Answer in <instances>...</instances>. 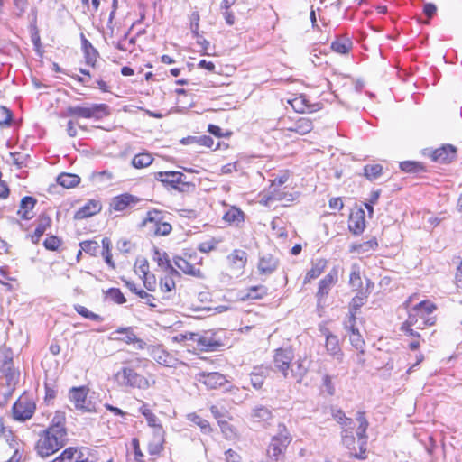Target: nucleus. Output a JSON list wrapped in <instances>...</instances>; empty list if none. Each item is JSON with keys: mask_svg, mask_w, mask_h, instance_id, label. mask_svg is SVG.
<instances>
[{"mask_svg": "<svg viewBox=\"0 0 462 462\" xmlns=\"http://www.w3.org/2000/svg\"><path fill=\"white\" fill-rule=\"evenodd\" d=\"M279 263V259L272 254H263L259 258L257 269L260 274L270 275L277 270Z\"/></svg>", "mask_w": 462, "mask_h": 462, "instance_id": "nucleus-13", "label": "nucleus"}, {"mask_svg": "<svg viewBox=\"0 0 462 462\" xmlns=\"http://www.w3.org/2000/svg\"><path fill=\"white\" fill-rule=\"evenodd\" d=\"M324 335L326 336L325 346L328 353L341 363L344 354L340 348L337 336L332 334L328 328L324 330Z\"/></svg>", "mask_w": 462, "mask_h": 462, "instance_id": "nucleus-14", "label": "nucleus"}, {"mask_svg": "<svg viewBox=\"0 0 462 462\" xmlns=\"http://www.w3.org/2000/svg\"><path fill=\"white\" fill-rule=\"evenodd\" d=\"M102 209V205L99 200L90 199L83 207L76 211L74 219L80 220L92 217L99 213Z\"/></svg>", "mask_w": 462, "mask_h": 462, "instance_id": "nucleus-20", "label": "nucleus"}, {"mask_svg": "<svg viewBox=\"0 0 462 462\" xmlns=\"http://www.w3.org/2000/svg\"><path fill=\"white\" fill-rule=\"evenodd\" d=\"M344 328L346 330H347L350 334L359 331L358 328L356 327V314L350 313L344 321Z\"/></svg>", "mask_w": 462, "mask_h": 462, "instance_id": "nucleus-57", "label": "nucleus"}, {"mask_svg": "<svg viewBox=\"0 0 462 462\" xmlns=\"http://www.w3.org/2000/svg\"><path fill=\"white\" fill-rule=\"evenodd\" d=\"M266 374L267 369L264 370L262 367L254 368V371L250 374L252 386L257 390L261 389L266 377Z\"/></svg>", "mask_w": 462, "mask_h": 462, "instance_id": "nucleus-32", "label": "nucleus"}, {"mask_svg": "<svg viewBox=\"0 0 462 462\" xmlns=\"http://www.w3.org/2000/svg\"><path fill=\"white\" fill-rule=\"evenodd\" d=\"M400 169L409 173H420L425 171V167L421 162L415 161H405L400 163Z\"/></svg>", "mask_w": 462, "mask_h": 462, "instance_id": "nucleus-36", "label": "nucleus"}, {"mask_svg": "<svg viewBox=\"0 0 462 462\" xmlns=\"http://www.w3.org/2000/svg\"><path fill=\"white\" fill-rule=\"evenodd\" d=\"M188 420L199 427L204 434H208L212 431L209 422L196 413L188 414Z\"/></svg>", "mask_w": 462, "mask_h": 462, "instance_id": "nucleus-35", "label": "nucleus"}, {"mask_svg": "<svg viewBox=\"0 0 462 462\" xmlns=\"http://www.w3.org/2000/svg\"><path fill=\"white\" fill-rule=\"evenodd\" d=\"M352 42L348 39H338L331 43V49L340 54H346L351 49Z\"/></svg>", "mask_w": 462, "mask_h": 462, "instance_id": "nucleus-42", "label": "nucleus"}, {"mask_svg": "<svg viewBox=\"0 0 462 462\" xmlns=\"http://www.w3.org/2000/svg\"><path fill=\"white\" fill-rule=\"evenodd\" d=\"M74 309L77 311V313H79L85 319L94 320L97 322H101L104 319L100 315L88 310L86 307L82 305H75Z\"/></svg>", "mask_w": 462, "mask_h": 462, "instance_id": "nucleus-45", "label": "nucleus"}, {"mask_svg": "<svg viewBox=\"0 0 462 462\" xmlns=\"http://www.w3.org/2000/svg\"><path fill=\"white\" fill-rule=\"evenodd\" d=\"M363 170L364 176L370 181L375 180L383 173V166L380 164H367Z\"/></svg>", "mask_w": 462, "mask_h": 462, "instance_id": "nucleus-34", "label": "nucleus"}, {"mask_svg": "<svg viewBox=\"0 0 462 462\" xmlns=\"http://www.w3.org/2000/svg\"><path fill=\"white\" fill-rule=\"evenodd\" d=\"M81 250L90 255H97L99 251V244L94 240H86L79 244Z\"/></svg>", "mask_w": 462, "mask_h": 462, "instance_id": "nucleus-46", "label": "nucleus"}, {"mask_svg": "<svg viewBox=\"0 0 462 462\" xmlns=\"http://www.w3.org/2000/svg\"><path fill=\"white\" fill-rule=\"evenodd\" d=\"M292 441V436L284 423H279L277 433L271 438L266 453L269 459L278 462L284 457L288 446Z\"/></svg>", "mask_w": 462, "mask_h": 462, "instance_id": "nucleus-4", "label": "nucleus"}, {"mask_svg": "<svg viewBox=\"0 0 462 462\" xmlns=\"http://www.w3.org/2000/svg\"><path fill=\"white\" fill-rule=\"evenodd\" d=\"M143 277L144 287L150 291H155V287H156L155 276L153 274H147L146 276H143Z\"/></svg>", "mask_w": 462, "mask_h": 462, "instance_id": "nucleus-64", "label": "nucleus"}, {"mask_svg": "<svg viewBox=\"0 0 462 462\" xmlns=\"http://www.w3.org/2000/svg\"><path fill=\"white\" fill-rule=\"evenodd\" d=\"M110 115L109 106L106 104H91L89 106H69L66 109V116L77 118L102 119Z\"/></svg>", "mask_w": 462, "mask_h": 462, "instance_id": "nucleus-5", "label": "nucleus"}, {"mask_svg": "<svg viewBox=\"0 0 462 462\" xmlns=\"http://www.w3.org/2000/svg\"><path fill=\"white\" fill-rule=\"evenodd\" d=\"M143 362L142 359L136 358L134 361H128L126 364L129 365L122 367L116 374L115 380L120 386L147 389L149 387V381L143 375L138 374L134 368Z\"/></svg>", "mask_w": 462, "mask_h": 462, "instance_id": "nucleus-3", "label": "nucleus"}, {"mask_svg": "<svg viewBox=\"0 0 462 462\" xmlns=\"http://www.w3.org/2000/svg\"><path fill=\"white\" fill-rule=\"evenodd\" d=\"M226 382V377L222 374L217 372L204 375V383L211 388L222 386Z\"/></svg>", "mask_w": 462, "mask_h": 462, "instance_id": "nucleus-33", "label": "nucleus"}, {"mask_svg": "<svg viewBox=\"0 0 462 462\" xmlns=\"http://www.w3.org/2000/svg\"><path fill=\"white\" fill-rule=\"evenodd\" d=\"M116 333L125 335L123 337H118V340H122L126 344H131L134 340H136V335L134 333L133 328L131 327L127 328H120L116 329Z\"/></svg>", "mask_w": 462, "mask_h": 462, "instance_id": "nucleus-48", "label": "nucleus"}, {"mask_svg": "<svg viewBox=\"0 0 462 462\" xmlns=\"http://www.w3.org/2000/svg\"><path fill=\"white\" fill-rule=\"evenodd\" d=\"M13 366V354L6 347H0V371L7 373Z\"/></svg>", "mask_w": 462, "mask_h": 462, "instance_id": "nucleus-31", "label": "nucleus"}, {"mask_svg": "<svg viewBox=\"0 0 462 462\" xmlns=\"http://www.w3.org/2000/svg\"><path fill=\"white\" fill-rule=\"evenodd\" d=\"M139 411L144 416L148 425L154 428V430L158 427H162L160 424H157L158 419L156 415L148 408L147 403L143 402L141 407L139 408Z\"/></svg>", "mask_w": 462, "mask_h": 462, "instance_id": "nucleus-37", "label": "nucleus"}, {"mask_svg": "<svg viewBox=\"0 0 462 462\" xmlns=\"http://www.w3.org/2000/svg\"><path fill=\"white\" fill-rule=\"evenodd\" d=\"M265 295H267V288L265 286H252L248 289V291L246 295L243 297V300H258L263 299Z\"/></svg>", "mask_w": 462, "mask_h": 462, "instance_id": "nucleus-38", "label": "nucleus"}, {"mask_svg": "<svg viewBox=\"0 0 462 462\" xmlns=\"http://www.w3.org/2000/svg\"><path fill=\"white\" fill-rule=\"evenodd\" d=\"M12 120V114L9 109L0 106V127L9 126Z\"/></svg>", "mask_w": 462, "mask_h": 462, "instance_id": "nucleus-54", "label": "nucleus"}, {"mask_svg": "<svg viewBox=\"0 0 462 462\" xmlns=\"http://www.w3.org/2000/svg\"><path fill=\"white\" fill-rule=\"evenodd\" d=\"M378 247V242L375 237H373L362 244H358L353 246V249L360 254H365L369 251H374Z\"/></svg>", "mask_w": 462, "mask_h": 462, "instance_id": "nucleus-40", "label": "nucleus"}, {"mask_svg": "<svg viewBox=\"0 0 462 462\" xmlns=\"http://www.w3.org/2000/svg\"><path fill=\"white\" fill-rule=\"evenodd\" d=\"M436 310V305L429 300H423L414 307V310L421 314H430Z\"/></svg>", "mask_w": 462, "mask_h": 462, "instance_id": "nucleus-52", "label": "nucleus"}, {"mask_svg": "<svg viewBox=\"0 0 462 462\" xmlns=\"http://www.w3.org/2000/svg\"><path fill=\"white\" fill-rule=\"evenodd\" d=\"M89 448L69 447L51 462H92L88 458Z\"/></svg>", "mask_w": 462, "mask_h": 462, "instance_id": "nucleus-8", "label": "nucleus"}, {"mask_svg": "<svg viewBox=\"0 0 462 462\" xmlns=\"http://www.w3.org/2000/svg\"><path fill=\"white\" fill-rule=\"evenodd\" d=\"M142 226L155 236L169 235L172 229L171 224L162 221V213L158 210L148 211Z\"/></svg>", "mask_w": 462, "mask_h": 462, "instance_id": "nucleus-7", "label": "nucleus"}, {"mask_svg": "<svg viewBox=\"0 0 462 462\" xmlns=\"http://www.w3.org/2000/svg\"><path fill=\"white\" fill-rule=\"evenodd\" d=\"M338 280L337 270L333 268L323 279L319 282V289L316 293L318 304H320L322 300L328 296L332 286L337 283Z\"/></svg>", "mask_w": 462, "mask_h": 462, "instance_id": "nucleus-11", "label": "nucleus"}, {"mask_svg": "<svg viewBox=\"0 0 462 462\" xmlns=\"http://www.w3.org/2000/svg\"><path fill=\"white\" fill-rule=\"evenodd\" d=\"M175 265L181 270L184 273L192 275L195 277H201V271L196 268L194 265L189 263L187 260L180 256H175L173 258Z\"/></svg>", "mask_w": 462, "mask_h": 462, "instance_id": "nucleus-24", "label": "nucleus"}, {"mask_svg": "<svg viewBox=\"0 0 462 462\" xmlns=\"http://www.w3.org/2000/svg\"><path fill=\"white\" fill-rule=\"evenodd\" d=\"M349 283L352 287L359 288L362 286V279L357 266H353L350 273Z\"/></svg>", "mask_w": 462, "mask_h": 462, "instance_id": "nucleus-53", "label": "nucleus"}, {"mask_svg": "<svg viewBox=\"0 0 462 462\" xmlns=\"http://www.w3.org/2000/svg\"><path fill=\"white\" fill-rule=\"evenodd\" d=\"M139 201L138 197L125 193L115 197L110 203V208L115 211H123L127 208L135 206Z\"/></svg>", "mask_w": 462, "mask_h": 462, "instance_id": "nucleus-15", "label": "nucleus"}, {"mask_svg": "<svg viewBox=\"0 0 462 462\" xmlns=\"http://www.w3.org/2000/svg\"><path fill=\"white\" fill-rule=\"evenodd\" d=\"M349 339L351 345L357 350L362 349L363 346H365V341L362 338V336L360 335L359 331L349 334Z\"/></svg>", "mask_w": 462, "mask_h": 462, "instance_id": "nucleus-56", "label": "nucleus"}, {"mask_svg": "<svg viewBox=\"0 0 462 462\" xmlns=\"http://www.w3.org/2000/svg\"><path fill=\"white\" fill-rule=\"evenodd\" d=\"M106 297L117 304H123L126 301L124 294L117 288H110L106 291Z\"/></svg>", "mask_w": 462, "mask_h": 462, "instance_id": "nucleus-47", "label": "nucleus"}, {"mask_svg": "<svg viewBox=\"0 0 462 462\" xmlns=\"http://www.w3.org/2000/svg\"><path fill=\"white\" fill-rule=\"evenodd\" d=\"M13 416L18 421L29 420V397L26 394L22 395L14 404Z\"/></svg>", "mask_w": 462, "mask_h": 462, "instance_id": "nucleus-18", "label": "nucleus"}, {"mask_svg": "<svg viewBox=\"0 0 462 462\" xmlns=\"http://www.w3.org/2000/svg\"><path fill=\"white\" fill-rule=\"evenodd\" d=\"M217 242L215 239L202 242L199 245L198 249L202 253H209L216 248Z\"/></svg>", "mask_w": 462, "mask_h": 462, "instance_id": "nucleus-61", "label": "nucleus"}, {"mask_svg": "<svg viewBox=\"0 0 462 462\" xmlns=\"http://www.w3.org/2000/svg\"><path fill=\"white\" fill-rule=\"evenodd\" d=\"M223 220L229 225L238 226L245 220L244 212L236 207H231L223 216Z\"/></svg>", "mask_w": 462, "mask_h": 462, "instance_id": "nucleus-23", "label": "nucleus"}, {"mask_svg": "<svg viewBox=\"0 0 462 462\" xmlns=\"http://www.w3.org/2000/svg\"><path fill=\"white\" fill-rule=\"evenodd\" d=\"M305 359L299 358L295 363L296 367L291 368V377H293L298 383H301L309 371V367L305 365Z\"/></svg>", "mask_w": 462, "mask_h": 462, "instance_id": "nucleus-28", "label": "nucleus"}, {"mask_svg": "<svg viewBox=\"0 0 462 462\" xmlns=\"http://www.w3.org/2000/svg\"><path fill=\"white\" fill-rule=\"evenodd\" d=\"M32 43H33V46H34L35 52L40 57H42V55H43V49H42V46L40 35H39L37 31L34 33H32Z\"/></svg>", "mask_w": 462, "mask_h": 462, "instance_id": "nucleus-62", "label": "nucleus"}, {"mask_svg": "<svg viewBox=\"0 0 462 462\" xmlns=\"http://www.w3.org/2000/svg\"><path fill=\"white\" fill-rule=\"evenodd\" d=\"M62 420H64L63 416L56 415L53 418V423L38 439L35 450L41 457H49L66 445L68 434Z\"/></svg>", "mask_w": 462, "mask_h": 462, "instance_id": "nucleus-1", "label": "nucleus"}, {"mask_svg": "<svg viewBox=\"0 0 462 462\" xmlns=\"http://www.w3.org/2000/svg\"><path fill=\"white\" fill-rule=\"evenodd\" d=\"M273 418L272 411L263 405L255 406L251 412L252 422L259 424L263 428H267L271 424Z\"/></svg>", "mask_w": 462, "mask_h": 462, "instance_id": "nucleus-12", "label": "nucleus"}, {"mask_svg": "<svg viewBox=\"0 0 462 462\" xmlns=\"http://www.w3.org/2000/svg\"><path fill=\"white\" fill-rule=\"evenodd\" d=\"M152 160V155L149 153H139L133 158L132 164L134 168L141 169L149 166Z\"/></svg>", "mask_w": 462, "mask_h": 462, "instance_id": "nucleus-39", "label": "nucleus"}, {"mask_svg": "<svg viewBox=\"0 0 462 462\" xmlns=\"http://www.w3.org/2000/svg\"><path fill=\"white\" fill-rule=\"evenodd\" d=\"M29 204V196H25L21 200L20 209L17 211V215L21 217V219L27 220V205Z\"/></svg>", "mask_w": 462, "mask_h": 462, "instance_id": "nucleus-60", "label": "nucleus"}, {"mask_svg": "<svg viewBox=\"0 0 462 462\" xmlns=\"http://www.w3.org/2000/svg\"><path fill=\"white\" fill-rule=\"evenodd\" d=\"M366 294L359 291L351 300L349 304V312L356 314V311L365 303Z\"/></svg>", "mask_w": 462, "mask_h": 462, "instance_id": "nucleus-44", "label": "nucleus"}, {"mask_svg": "<svg viewBox=\"0 0 462 462\" xmlns=\"http://www.w3.org/2000/svg\"><path fill=\"white\" fill-rule=\"evenodd\" d=\"M185 175L180 171H159L155 173V179L180 192L195 189V185L185 180Z\"/></svg>", "mask_w": 462, "mask_h": 462, "instance_id": "nucleus-6", "label": "nucleus"}, {"mask_svg": "<svg viewBox=\"0 0 462 462\" xmlns=\"http://www.w3.org/2000/svg\"><path fill=\"white\" fill-rule=\"evenodd\" d=\"M102 256L105 259V262L107 265H109L111 268H115V263L112 259V254H111V241L108 237H104L102 239Z\"/></svg>", "mask_w": 462, "mask_h": 462, "instance_id": "nucleus-41", "label": "nucleus"}, {"mask_svg": "<svg viewBox=\"0 0 462 462\" xmlns=\"http://www.w3.org/2000/svg\"><path fill=\"white\" fill-rule=\"evenodd\" d=\"M125 286L134 294H136L139 298L145 300V303L148 304L152 308H155V297L152 294H149L145 291L142 289H138L135 283L132 281H125Z\"/></svg>", "mask_w": 462, "mask_h": 462, "instance_id": "nucleus-25", "label": "nucleus"}, {"mask_svg": "<svg viewBox=\"0 0 462 462\" xmlns=\"http://www.w3.org/2000/svg\"><path fill=\"white\" fill-rule=\"evenodd\" d=\"M84 54L87 64L94 67L98 56L97 49L85 50Z\"/></svg>", "mask_w": 462, "mask_h": 462, "instance_id": "nucleus-59", "label": "nucleus"}, {"mask_svg": "<svg viewBox=\"0 0 462 462\" xmlns=\"http://www.w3.org/2000/svg\"><path fill=\"white\" fill-rule=\"evenodd\" d=\"M61 239H60L58 236H48L44 241H43V245L44 247L47 249V250H50V251H56L58 250V248L61 245Z\"/></svg>", "mask_w": 462, "mask_h": 462, "instance_id": "nucleus-51", "label": "nucleus"}, {"mask_svg": "<svg viewBox=\"0 0 462 462\" xmlns=\"http://www.w3.org/2000/svg\"><path fill=\"white\" fill-rule=\"evenodd\" d=\"M289 103L297 113H305L309 108V106L306 104V100L302 97H295L289 101Z\"/></svg>", "mask_w": 462, "mask_h": 462, "instance_id": "nucleus-50", "label": "nucleus"}, {"mask_svg": "<svg viewBox=\"0 0 462 462\" xmlns=\"http://www.w3.org/2000/svg\"><path fill=\"white\" fill-rule=\"evenodd\" d=\"M294 357V354L291 348H277L273 355V365L275 370L281 372L284 378H288L291 364Z\"/></svg>", "mask_w": 462, "mask_h": 462, "instance_id": "nucleus-9", "label": "nucleus"}, {"mask_svg": "<svg viewBox=\"0 0 462 462\" xmlns=\"http://www.w3.org/2000/svg\"><path fill=\"white\" fill-rule=\"evenodd\" d=\"M227 258L233 266L241 269L246 264L247 254L243 250L236 249L228 255Z\"/></svg>", "mask_w": 462, "mask_h": 462, "instance_id": "nucleus-30", "label": "nucleus"}, {"mask_svg": "<svg viewBox=\"0 0 462 462\" xmlns=\"http://www.w3.org/2000/svg\"><path fill=\"white\" fill-rule=\"evenodd\" d=\"M37 226L32 235H31V240L32 243H38L41 236L45 231L51 226V219L46 214H41L37 220Z\"/></svg>", "mask_w": 462, "mask_h": 462, "instance_id": "nucleus-21", "label": "nucleus"}, {"mask_svg": "<svg viewBox=\"0 0 462 462\" xmlns=\"http://www.w3.org/2000/svg\"><path fill=\"white\" fill-rule=\"evenodd\" d=\"M164 430L158 427L154 430V440L148 445V451L151 455H159L163 448Z\"/></svg>", "mask_w": 462, "mask_h": 462, "instance_id": "nucleus-22", "label": "nucleus"}, {"mask_svg": "<svg viewBox=\"0 0 462 462\" xmlns=\"http://www.w3.org/2000/svg\"><path fill=\"white\" fill-rule=\"evenodd\" d=\"M10 157L12 163L19 169L26 167L29 162V154L24 152H11Z\"/></svg>", "mask_w": 462, "mask_h": 462, "instance_id": "nucleus-43", "label": "nucleus"}, {"mask_svg": "<svg viewBox=\"0 0 462 462\" xmlns=\"http://www.w3.org/2000/svg\"><path fill=\"white\" fill-rule=\"evenodd\" d=\"M358 427L356 429L357 440L356 441L353 431L350 430H341V444L348 450L350 457L364 460L366 458L367 450V434L366 430L369 423L365 416V412L356 413Z\"/></svg>", "mask_w": 462, "mask_h": 462, "instance_id": "nucleus-2", "label": "nucleus"}, {"mask_svg": "<svg viewBox=\"0 0 462 462\" xmlns=\"http://www.w3.org/2000/svg\"><path fill=\"white\" fill-rule=\"evenodd\" d=\"M457 150L450 144L436 149L431 153L432 161L439 163H448L456 157Z\"/></svg>", "mask_w": 462, "mask_h": 462, "instance_id": "nucleus-19", "label": "nucleus"}, {"mask_svg": "<svg viewBox=\"0 0 462 462\" xmlns=\"http://www.w3.org/2000/svg\"><path fill=\"white\" fill-rule=\"evenodd\" d=\"M365 227V211L358 208L351 212L348 219V229L354 235H360Z\"/></svg>", "mask_w": 462, "mask_h": 462, "instance_id": "nucleus-17", "label": "nucleus"}, {"mask_svg": "<svg viewBox=\"0 0 462 462\" xmlns=\"http://www.w3.org/2000/svg\"><path fill=\"white\" fill-rule=\"evenodd\" d=\"M198 337L194 338L198 346L204 351H215L220 346L221 342L216 337V335L210 331L205 332L203 335H196Z\"/></svg>", "mask_w": 462, "mask_h": 462, "instance_id": "nucleus-16", "label": "nucleus"}, {"mask_svg": "<svg viewBox=\"0 0 462 462\" xmlns=\"http://www.w3.org/2000/svg\"><path fill=\"white\" fill-rule=\"evenodd\" d=\"M416 322L417 321L413 320V316L409 315L408 320L402 324L401 329L411 337H420V334L418 332L414 331L412 328H410L411 326L414 325Z\"/></svg>", "mask_w": 462, "mask_h": 462, "instance_id": "nucleus-58", "label": "nucleus"}, {"mask_svg": "<svg viewBox=\"0 0 462 462\" xmlns=\"http://www.w3.org/2000/svg\"><path fill=\"white\" fill-rule=\"evenodd\" d=\"M313 129L312 121L306 117H300L295 121L292 126L289 127L288 130L295 132L299 134H306Z\"/></svg>", "mask_w": 462, "mask_h": 462, "instance_id": "nucleus-27", "label": "nucleus"}, {"mask_svg": "<svg viewBox=\"0 0 462 462\" xmlns=\"http://www.w3.org/2000/svg\"><path fill=\"white\" fill-rule=\"evenodd\" d=\"M134 245L127 239H120L117 242V249L123 254H128L133 249Z\"/></svg>", "mask_w": 462, "mask_h": 462, "instance_id": "nucleus-63", "label": "nucleus"}, {"mask_svg": "<svg viewBox=\"0 0 462 462\" xmlns=\"http://www.w3.org/2000/svg\"><path fill=\"white\" fill-rule=\"evenodd\" d=\"M199 12L195 11L190 15V29L194 37L199 38Z\"/></svg>", "mask_w": 462, "mask_h": 462, "instance_id": "nucleus-55", "label": "nucleus"}, {"mask_svg": "<svg viewBox=\"0 0 462 462\" xmlns=\"http://www.w3.org/2000/svg\"><path fill=\"white\" fill-rule=\"evenodd\" d=\"M88 389L86 386L72 387L69 390V397L71 402L77 410L82 412H93L95 411V406L91 402H87V396Z\"/></svg>", "mask_w": 462, "mask_h": 462, "instance_id": "nucleus-10", "label": "nucleus"}, {"mask_svg": "<svg viewBox=\"0 0 462 462\" xmlns=\"http://www.w3.org/2000/svg\"><path fill=\"white\" fill-rule=\"evenodd\" d=\"M57 182L66 189H71L80 182V178L76 174L63 172L57 177Z\"/></svg>", "mask_w": 462, "mask_h": 462, "instance_id": "nucleus-29", "label": "nucleus"}, {"mask_svg": "<svg viewBox=\"0 0 462 462\" xmlns=\"http://www.w3.org/2000/svg\"><path fill=\"white\" fill-rule=\"evenodd\" d=\"M327 261L325 259H317L312 262V267L308 271L304 278V283L310 282L311 280L318 278L325 270Z\"/></svg>", "mask_w": 462, "mask_h": 462, "instance_id": "nucleus-26", "label": "nucleus"}, {"mask_svg": "<svg viewBox=\"0 0 462 462\" xmlns=\"http://www.w3.org/2000/svg\"><path fill=\"white\" fill-rule=\"evenodd\" d=\"M160 288L163 292H170L175 289V281L171 275H165L160 280Z\"/></svg>", "mask_w": 462, "mask_h": 462, "instance_id": "nucleus-49", "label": "nucleus"}]
</instances>
